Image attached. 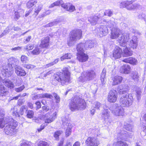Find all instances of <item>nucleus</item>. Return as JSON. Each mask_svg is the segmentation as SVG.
Listing matches in <instances>:
<instances>
[{"label":"nucleus","mask_w":146,"mask_h":146,"mask_svg":"<svg viewBox=\"0 0 146 146\" xmlns=\"http://www.w3.org/2000/svg\"><path fill=\"white\" fill-rule=\"evenodd\" d=\"M121 33L120 29L117 27L112 28L111 29V38L112 39H115L118 37L119 45L121 46H123L129 39V33L125 32L121 35Z\"/></svg>","instance_id":"obj_1"},{"label":"nucleus","mask_w":146,"mask_h":146,"mask_svg":"<svg viewBox=\"0 0 146 146\" xmlns=\"http://www.w3.org/2000/svg\"><path fill=\"white\" fill-rule=\"evenodd\" d=\"M86 106V103L84 99L77 96L72 97L69 104V108L72 111L84 109Z\"/></svg>","instance_id":"obj_2"},{"label":"nucleus","mask_w":146,"mask_h":146,"mask_svg":"<svg viewBox=\"0 0 146 146\" xmlns=\"http://www.w3.org/2000/svg\"><path fill=\"white\" fill-rule=\"evenodd\" d=\"M55 79L61 83V84L67 85L70 82V77L68 69L64 68L62 72H58L54 74Z\"/></svg>","instance_id":"obj_3"},{"label":"nucleus","mask_w":146,"mask_h":146,"mask_svg":"<svg viewBox=\"0 0 146 146\" xmlns=\"http://www.w3.org/2000/svg\"><path fill=\"white\" fill-rule=\"evenodd\" d=\"M82 31L80 29H74L71 31L67 40V44L69 46L74 45L77 40L81 38Z\"/></svg>","instance_id":"obj_4"},{"label":"nucleus","mask_w":146,"mask_h":146,"mask_svg":"<svg viewBox=\"0 0 146 146\" xmlns=\"http://www.w3.org/2000/svg\"><path fill=\"white\" fill-rule=\"evenodd\" d=\"M133 101L132 94H127L120 96L119 102L122 106L128 107L132 104Z\"/></svg>","instance_id":"obj_5"},{"label":"nucleus","mask_w":146,"mask_h":146,"mask_svg":"<svg viewBox=\"0 0 146 146\" xmlns=\"http://www.w3.org/2000/svg\"><path fill=\"white\" fill-rule=\"evenodd\" d=\"M96 76L95 72L94 70H90L83 73L82 75L79 78L78 80L79 82H84L87 80H92Z\"/></svg>","instance_id":"obj_6"},{"label":"nucleus","mask_w":146,"mask_h":146,"mask_svg":"<svg viewBox=\"0 0 146 146\" xmlns=\"http://www.w3.org/2000/svg\"><path fill=\"white\" fill-rule=\"evenodd\" d=\"M11 120L10 123L6 125L4 129V131L7 135H12L16 132V127L17 126V123L15 121H14L12 119Z\"/></svg>","instance_id":"obj_7"},{"label":"nucleus","mask_w":146,"mask_h":146,"mask_svg":"<svg viewBox=\"0 0 146 146\" xmlns=\"http://www.w3.org/2000/svg\"><path fill=\"white\" fill-rule=\"evenodd\" d=\"M110 108L112 113L116 116H120L123 115L124 110L122 106L120 105L114 104Z\"/></svg>","instance_id":"obj_8"},{"label":"nucleus","mask_w":146,"mask_h":146,"mask_svg":"<svg viewBox=\"0 0 146 146\" xmlns=\"http://www.w3.org/2000/svg\"><path fill=\"white\" fill-rule=\"evenodd\" d=\"M129 39L125 42V46H123L128 48H133V49L137 48L138 45V42L137 40V37L135 36L133 37L129 41H128Z\"/></svg>","instance_id":"obj_9"},{"label":"nucleus","mask_w":146,"mask_h":146,"mask_svg":"<svg viewBox=\"0 0 146 146\" xmlns=\"http://www.w3.org/2000/svg\"><path fill=\"white\" fill-rule=\"evenodd\" d=\"M132 133H131L127 132L124 130H121L117 135L118 139H122L125 141H127L128 137H131Z\"/></svg>","instance_id":"obj_10"},{"label":"nucleus","mask_w":146,"mask_h":146,"mask_svg":"<svg viewBox=\"0 0 146 146\" xmlns=\"http://www.w3.org/2000/svg\"><path fill=\"white\" fill-rule=\"evenodd\" d=\"M102 116L105 122L107 123H110L112 121V120L108 110L107 109H104L102 110Z\"/></svg>","instance_id":"obj_11"},{"label":"nucleus","mask_w":146,"mask_h":146,"mask_svg":"<svg viewBox=\"0 0 146 146\" xmlns=\"http://www.w3.org/2000/svg\"><path fill=\"white\" fill-rule=\"evenodd\" d=\"M117 98V93L115 90H111L108 96V101L110 102L114 103L116 102Z\"/></svg>","instance_id":"obj_12"},{"label":"nucleus","mask_w":146,"mask_h":146,"mask_svg":"<svg viewBox=\"0 0 146 146\" xmlns=\"http://www.w3.org/2000/svg\"><path fill=\"white\" fill-rule=\"evenodd\" d=\"M88 146H98L100 144L99 141L93 137H88L85 141Z\"/></svg>","instance_id":"obj_13"},{"label":"nucleus","mask_w":146,"mask_h":146,"mask_svg":"<svg viewBox=\"0 0 146 146\" xmlns=\"http://www.w3.org/2000/svg\"><path fill=\"white\" fill-rule=\"evenodd\" d=\"M122 55V50L119 47L116 46L114 48L112 54L113 57L117 59L120 58Z\"/></svg>","instance_id":"obj_14"},{"label":"nucleus","mask_w":146,"mask_h":146,"mask_svg":"<svg viewBox=\"0 0 146 146\" xmlns=\"http://www.w3.org/2000/svg\"><path fill=\"white\" fill-rule=\"evenodd\" d=\"M13 73V68L12 67H9L6 66L2 71V74L6 77L9 78L11 76Z\"/></svg>","instance_id":"obj_15"},{"label":"nucleus","mask_w":146,"mask_h":146,"mask_svg":"<svg viewBox=\"0 0 146 146\" xmlns=\"http://www.w3.org/2000/svg\"><path fill=\"white\" fill-rule=\"evenodd\" d=\"M98 34L100 37L105 36L108 33V29L106 26L101 25L98 29Z\"/></svg>","instance_id":"obj_16"},{"label":"nucleus","mask_w":146,"mask_h":146,"mask_svg":"<svg viewBox=\"0 0 146 146\" xmlns=\"http://www.w3.org/2000/svg\"><path fill=\"white\" fill-rule=\"evenodd\" d=\"M61 7L67 11L73 12L75 10V7L72 4L69 3L61 4Z\"/></svg>","instance_id":"obj_17"},{"label":"nucleus","mask_w":146,"mask_h":146,"mask_svg":"<svg viewBox=\"0 0 146 146\" xmlns=\"http://www.w3.org/2000/svg\"><path fill=\"white\" fill-rule=\"evenodd\" d=\"M117 90L120 94H125L128 92V86L127 84H121L118 86Z\"/></svg>","instance_id":"obj_18"},{"label":"nucleus","mask_w":146,"mask_h":146,"mask_svg":"<svg viewBox=\"0 0 146 146\" xmlns=\"http://www.w3.org/2000/svg\"><path fill=\"white\" fill-rule=\"evenodd\" d=\"M134 2L133 0H131V1H127L121 2L120 3L119 7L121 8L125 7L129 10H132L131 6Z\"/></svg>","instance_id":"obj_19"},{"label":"nucleus","mask_w":146,"mask_h":146,"mask_svg":"<svg viewBox=\"0 0 146 146\" xmlns=\"http://www.w3.org/2000/svg\"><path fill=\"white\" fill-rule=\"evenodd\" d=\"M19 64V60L15 58L12 57L8 59V64L7 65L9 66V67H11L13 68V67L15 68V67L17 66H18V64Z\"/></svg>","instance_id":"obj_20"},{"label":"nucleus","mask_w":146,"mask_h":146,"mask_svg":"<svg viewBox=\"0 0 146 146\" xmlns=\"http://www.w3.org/2000/svg\"><path fill=\"white\" fill-rule=\"evenodd\" d=\"M131 70V67L129 65L125 64L120 68L119 72L122 73L128 74L130 73Z\"/></svg>","instance_id":"obj_21"},{"label":"nucleus","mask_w":146,"mask_h":146,"mask_svg":"<svg viewBox=\"0 0 146 146\" xmlns=\"http://www.w3.org/2000/svg\"><path fill=\"white\" fill-rule=\"evenodd\" d=\"M77 58L79 61L84 62L86 61L88 59V57L87 54L84 52L77 53Z\"/></svg>","instance_id":"obj_22"},{"label":"nucleus","mask_w":146,"mask_h":146,"mask_svg":"<svg viewBox=\"0 0 146 146\" xmlns=\"http://www.w3.org/2000/svg\"><path fill=\"white\" fill-rule=\"evenodd\" d=\"M101 13H99L98 16H91L88 18V21L92 25H95L98 20L101 17Z\"/></svg>","instance_id":"obj_23"},{"label":"nucleus","mask_w":146,"mask_h":146,"mask_svg":"<svg viewBox=\"0 0 146 146\" xmlns=\"http://www.w3.org/2000/svg\"><path fill=\"white\" fill-rule=\"evenodd\" d=\"M49 38L48 36L43 38L41 40L40 46L42 48H47L49 46Z\"/></svg>","instance_id":"obj_24"},{"label":"nucleus","mask_w":146,"mask_h":146,"mask_svg":"<svg viewBox=\"0 0 146 146\" xmlns=\"http://www.w3.org/2000/svg\"><path fill=\"white\" fill-rule=\"evenodd\" d=\"M15 73L17 75L23 76L26 75V73L25 71L20 66H17L15 67Z\"/></svg>","instance_id":"obj_25"},{"label":"nucleus","mask_w":146,"mask_h":146,"mask_svg":"<svg viewBox=\"0 0 146 146\" xmlns=\"http://www.w3.org/2000/svg\"><path fill=\"white\" fill-rule=\"evenodd\" d=\"M27 108L26 106H22L21 107L19 112L16 111L15 112L14 111L13 112V109H11V111H12V112L13 113V115H15L17 117H19L20 116L19 114L23 115L24 112V111L25 110H27Z\"/></svg>","instance_id":"obj_26"},{"label":"nucleus","mask_w":146,"mask_h":146,"mask_svg":"<svg viewBox=\"0 0 146 146\" xmlns=\"http://www.w3.org/2000/svg\"><path fill=\"white\" fill-rule=\"evenodd\" d=\"M2 82L6 86L11 89L15 87L14 84L9 79H4Z\"/></svg>","instance_id":"obj_27"},{"label":"nucleus","mask_w":146,"mask_h":146,"mask_svg":"<svg viewBox=\"0 0 146 146\" xmlns=\"http://www.w3.org/2000/svg\"><path fill=\"white\" fill-rule=\"evenodd\" d=\"M123 78L120 76H116L112 78L113 85H118L121 83L122 80Z\"/></svg>","instance_id":"obj_28"},{"label":"nucleus","mask_w":146,"mask_h":146,"mask_svg":"<svg viewBox=\"0 0 146 146\" xmlns=\"http://www.w3.org/2000/svg\"><path fill=\"white\" fill-rule=\"evenodd\" d=\"M122 61L128 63L132 64H135L137 63V60L134 58L129 57L122 60Z\"/></svg>","instance_id":"obj_29"},{"label":"nucleus","mask_w":146,"mask_h":146,"mask_svg":"<svg viewBox=\"0 0 146 146\" xmlns=\"http://www.w3.org/2000/svg\"><path fill=\"white\" fill-rule=\"evenodd\" d=\"M86 46L83 43H80L77 45L76 49L78 52L80 53L84 52L85 49H86Z\"/></svg>","instance_id":"obj_30"},{"label":"nucleus","mask_w":146,"mask_h":146,"mask_svg":"<svg viewBox=\"0 0 146 146\" xmlns=\"http://www.w3.org/2000/svg\"><path fill=\"white\" fill-rule=\"evenodd\" d=\"M128 48L126 47L125 49H123V51L122 52V56L123 57H127L131 56L133 54V51Z\"/></svg>","instance_id":"obj_31"},{"label":"nucleus","mask_w":146,"mask_h":146,"mask_svg":"<svg viewBox=\"0 0 146 146\" xmlns=\"http://www.w3.org/2000/svg\"><path fill=\"white\" fill-rule=\"evenodd\" d=\"M10 119L9 118H0V127L2 128L6 124L9 123Z\"/></svg>","instance_id":"obj_32"},{"label":"nucleus","mask_w":146,"mask_h":146,"mask_svg":"<svg viewBox=\"0 0 146 146\" xmlns=\"http://www.w3.org/2000/svg\"><path fill=\"white\" fill-rule=\"evenodd\" d=\"M106 70L105 68H104L101 74L100 78L101 83L103 86H104L106 83Z\"/></svg>","instance_id":"obj_33"},{"label":"nucleus","mask_w":146,"mask_h":146,"mask_svg":"<svg viewBox=\"0 0 146 146\" xmlns=\"http://www.w3.org/2000/svg\"><path fill=\"white\" fill-rule=\"evenodd\" d=\"M56 113H54L49 118H47L45 119V122L46 123H50L53 122L56 118Z\"/></svg>","instance_id":"obj_34"},{"label":"nucleus","mask_w":146,"mask_h":146,"mask_svg":"<svg viewBox=\"0 0 146 146\" xmlns=\"http://www.w3.org/2000/svg\"><path fill=\"white\" fill-rule=\"evenodd\" d=\"M7 90L3 85H0V97H5L7 94Z\"/></svg>","instance_id":"obj_35"},{"label":"nucleus","mask_w":146,"mask_h":146,"mask_svg":"<svg viewBox=\"0 0 146 146\" xmlns=\"http://www.w3.org/2000/svg\"><path fill=\"white\" fill-rule=\"evenodd\" d=\"M131 77L135 82H137L139 80V76L137 72L133 71L131 74Z\"/></svg>","instance_id":"obj_36"},{"label":"nucleus","mask_w":146,"mask_h":146,"mask_svg":"<svg viewBox=\"0 0 146 146\" xmlns=\"http://www.w3.org/2000/svg\"><path fill=\"white\" fill-rule=\"evenodd\" d=\"M86 46V48L87 49L88 48H91L94 46L93 42L91 40H88L86 41L84 43Z\"/></svg>","instance_id":"obj_37"},{"label":"nucleus","mask_w":146,"mask_h":146,"mask_svg":"<svg viewBox=\"0 0 146 146\" xmlns=\"http://www.w3.org/2000/svg\"><path fill=\"white\" fill-rule=\"evenodd\" d=\"M62 124L64 126H70V120L68 118H66L65 117H63L62 118Z\"/></svg>","instance_id":"obj_38"},{"label":"nucleus","mask_w":146,"mask_h":146,"mask_svg":"<svg viewBox=\"0 0 146 146\" xmlns=\"http://www.w3.org/2000/svg\"><path fill=\"white\" fill-rule=\"evenodd\" d=\"M113 146H128V145L125 142L118 141L116 143H113Z\"/></svg>","instance_id":"obj_39"},{"label":"nucleus","mask_w":146,"mask_h":146,"mask_svg":"<svg viewBox=\"0 0 146 146\" xmlns=\"http://www.w3.org/2000/svg\"><path fill=\"white\" fill-rule=\"evenodd\" d=\"M101 13H102L101 14L102 17L106 15L110 17L113 14L112 11L110 10H106L105 12L103 11V12H102Z\"/></svg>","instance_id":"obj_40"},{"label":"nucleus","mask_w":146,"mask_h":146,"mask_svg":"<svg viewBox=\"0 0 146 146\" xmlns=\"http://www.w3.org/2000/svg\"><path fill=\"white\" fill-rule=\"evenodd\" d=\"M60 21L58 19L54 20L53 22H51L46 25L45 27H50L56 25L57 24L60 23Z\"/></svg>","instance_id":"obj_41"},{"label":"nucleus","mask_w":146,"mask_h":146,"mask_svg":"<svg viewBox=\"0 0 146 146\" xmlns=\"http://www.w3.org/2000/svg\"><path fill=\"white\" fill-rule=\"evenodd\" d=\"M37 3L36 0H30L27 3V7L30 8Z\"/></svg>","instance_id":"obj_42"},{"label":"nucleus","mask_w":146,"mask_h":146,"mask_svg":"<svg viewBox=\"0 0 146 146\" xmlns=\"http://www.w3.org/2000/svg\"><path fill=\"white\" fill-rule=\"evenodd\" d=\"M42 6V5L41 3L38 4V6H36L35 9V13L36 14V15H37L41 10Z\"/></svg>","instance_id":"obj_43"},{"label":"nucleus","mask_w":146,"mask_h":146,"mask_svg":"<svg viewBox=\"0 0 146 146\" xmlns=\"http://www.w3.org/2000/svg\"><path fill=\"white\" fill-rule=\"evenodd\" d=\"M72 56V55L70 53L65 54L64 55L61 57L60 60L62 61L65 59H70Z\"/></svg>","instance_id":"obj_44"},{"label":"nucleus","mask_w":146,"mask_h":146,"mask_svg":"<svg viewBox=\"0 0 146 146\" xmlns=\"http://www.w3.org/2000/svg\"><path fill=\"white\" fill-rule=\"evenodd\" d=\"M115 23L111 21H110L108 22L107 23V25L108 27L111 29L112 28H113L114 27L117 28L115 25Z\"/></svg>","instance_id":"obj_45"},{"label":"nucleus","mask_w":146,"mask_h":146,"mask_svg":"<svg viewBox=\"0 0 146 146\" xmlns=\"http://www.w3.org/2000/svg\"><path fill=\"white\" fill-rule=\"evenodd\" d=\"M41 50L39 48L36 47L32 52V53L34 55H37L39 54Z\"/></svg>","instance_id":"obj_46"},{"label":"nucleus","mask_w":146,"mask_h":146,"mask_svg":"<svg viewBox=\"0 0 146 146\" xmlns=\"http://www.w3.org/2000/svg\"><path fill=\"white\" fill-rule=\"evenodd\" d=\"M34 115V112L32 110H29L27 111V116L29 118L33 117Z\"/></svg>","instance_id":"obj_47"},{"label":"nucleus","mask_w":146,"mask_h":146,"mask_svg":"<svg viewBox=\"0 0 146 146\" xmlns=\"http://www.w3.org/2000/svg\"><path fill=\"white\" fill-rule=\"evenodd\" d=\"M138 19L140 20H144L145 22H146V15L143 13H141L137 16Z\"/></svg>","instance_id":"obj_48"},{"label":"nucleus","mask_w":146,"mask_h":146,"mask_svg":"<svg viewBox=\"0 0 146 146\" xmlns=\"http://www.w3.org/2000/svg\"><path fill=\"white\" fill-rule=\"evenodd\" d=\"M142 89L140 88H137L136 90L137 93V97L138 100L139 99L141 98V95L142 93Z\"/></svg>","instance_id":"obj_49"},{"label":"nucleus","mask_w":146,"mask_h":146,"mask_svg":"<svg viewBox=\"0 0 146 146\" xmlns=\"http://www.w3.org/2000/svg\"><path fill=\"white\" fill-rule=\"evenodd\" d=\"M25 88L24 85H23L19 87L15 88L14 90L17 92H21Z\"/></svg>","instance_id":"obj_50"},{"label":"nucleus","mask_w":146,"mask_h":146,"mask_svg":"<svg viewBox=\"0 0 146 146\" xmlns=\"http://www.w3.org/2000/svg\"><path fill=\"white\" fill-rule=\"evenodd\" d=\"M102 106V104L99 102L96 101L94 102V108L97 110H100V108Z\"/></svg>","instance_id":"obj_51"},{"label":"nucleus","mask_w":146,"mask_h":146,"mask_svg":"<svg viewBox=\"0 0 146 146\" xmlns=\"http://www.w3.org/2000/svg\"><path fill=\"white\" fill-rule=\"evenodd\" d=\"M131 7V8H132V10L135 9H141V6L139 4L135 3L133 4H132Z\"/></svg>","instance_id":"obj_52"},{"label":"nucleus","mask_w":146,"mask_h":146,"mask_svg":"<svg viewBox=\"0 0 146 146\" xmlns=\"http://www.w3.org/2000/svg\"><path fill=\"white\" fill-rule=\"evenodd\" d=\"M21 60L22 63H27L29 61L28 58L25 55H22L21 57Z\"/></svg>","instance_id":"obj_53"},{"label":"nucleus","mask_w":146,"mask_h":146,"mask_svg":"<svg viewBox=\"0 0 146 146\" xmlns=\"http://www.w3.org/2000/svg\"><path fill=\"white\" fill-rule=\"evenodd\" d=\"M21 146H32V144L31 142L25 141L21 143Z\"/></svg>","instance_id":"obj_54"},{"label":"nucleus","mask_w":146,"mask_h":146,"mask_svg":"<svg viewBox=\"0 0 146 146\" xmlns=\"http://www.w3.org/2000/svg\"><path fill=\"white\" fill-rule=\"evenodd\" d=\"M41 94L42 98H47L51 99L53 97L52 95L48 93Z\"/></svg>","instance_id":"obj_55"},{"label":"nucleus","mask_w":146,"mask_h":146,"mask_svg":"<svg viewBox=\"0 0 146 146\" xmlns=\"http://www.w3.org/2000/svg\"><path fill=\"white\" fill-rule=\"evenodd\" d=\"M71 129L69 127H68L65 131L66 136L68 137L69 136L71 133Z\"/></svg>","instance_id":"obj_56"},{"label":"nucleus","mask_w":146,"mask_h":146,"mask_svg":"<svg viewBox=\"0 0 146 146\" xmlns=\"http://www.w3.org/2000/svg\"><path fill=\"white\" fill-rule=\"evenodd\" d=\"M62 133L61 131H58L55 132L54 134V137L56 138V139H58L59 136Z\"/></svg>","instance_id":"obj_57"},{"label":"nucleus","mask_w":146,"mask_h":146,"mask_svg":"<svg viewBox=\"0 0 146 146\" xmlns=\"http://www.w3.org/2000/svg\"><path fill=\"white\" fill-rule=\"evenodd\" d=\"M32 98L33 100H35L37 99H39V98H41V94H38L34 95L33 94L31 95Z\"/></svg>","instance_id":"obj_58"},{"label":"nucleus","mask_w":146,"mask_h":146,"mask_svg":"<svg viewBox=\"0 0 146 146\" xmlns=\"http://www.w3.org/2000/svg\"><path fill=\"white\" fill-rule=\"evenodd\" d=\"M38 146H49L47 142L44 141H40L38 143Z\"/></svg>","instance_id":"obj_59"},{"label":"nucleus","mask_w":146,"mask_h":146,"mask_svg":"<svg viewBox=\"0 0 146 146\" xmlns=\"http://www.w3.org/2000/svg\"><path fill=\"white\" fill-rule=\"evenodd\" d=\"M124 128L126 130L128 131H132V127L130 124H128L126 125H125Z\"/></svg>","instance_id":"obj_60"},{"label":"nucleus","mask_w":146,"mask_h":146,"mask_svg":"<svg viewBox=\"0 0 146 146\" xmlns=\"http://www.w3.org/2000/svg\"><path fill=\"white\" fill-rule=\"evenodd\" d=\"M15 84L16 85H21L23 81L22 80L21 78L18 77L16 80Z\"/></svg>","instance_id":"obj_61"},{"label":"nucleus","mask_w":146,"mask_h":146,"mask_svg":"<svg viewBox=\"0 0 146 146\" xmlns=\"http://www.w3.org/2000/svg\"><path fill=\"white\" fill-rule=\"evenodd\" d=\"M53 95L56 100V102L57 103L59 102L60 101V98L59 96L56 93H53Z\"/></svg>","instance_id":"obj_62"},{"label":"nucleus","mask_w":146,"mask_h":146,"mask_svg":"<svg viewBox=\"0 0 146 146\" xmlns=\"http://www.w3.org/2000/svg\"><path fill=\"white\" fill-rule=\"evenodd\" d=\"M20 15L18 11H16L15 13L14 18L15 20H17L20 17Z\"/></svg>","instance_id":"obj_63"},{"label":"nucleus","mask_w":146,"mask_h":146,"mask_svg":"<svg viewBox=\"0 0 146 146\" xmlns=\"http://www.w3.org/2000/svg\"><path fill=\"white\" fill-rule=\"evenodd\" d=\"M143 119L145 120V122L143 123L144 124L143 125V126H144V127H143V131L146 133V113L144 116Z\"/></svg>","instance_id":"obj_64"}]
</instances>
